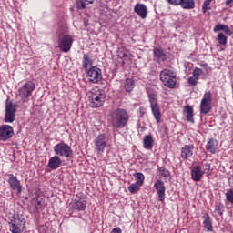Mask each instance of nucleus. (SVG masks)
<instances>
[{"label":"nucleus","mask_w":233,"mask_h":233,"mask_svg":"<svg viewBox=\"0 0 233 233\" xmlns=\"http://www.w3.org/2000/svg\"><path fill=\"white\" fill-rule=\"evenodd\" d=\"M153 56H154V59H155V61H157V63H163V62L167 61V54L161 48L155 47L153 49Z\"/></svg>","instance_id":"obj_20"},{"label":"nucleus","mask_w":233,"mask_h":233,"mask_svg":"<svg viewBox=\"0 0 233 233\" xmlns=\"http://www.w3.org/2000/svg\"><path fill=\"white\" fill-rule=\"evenodd\" d=\"M183 114H184L187 121H188V123H192V125H194V123H195L194 107H192V106H190V105L185 106L184 109H183Z\"/></svg>","instance_id":"obj_21"},{"label":"nucleus","mask_w":233,"mask_h":233,"mask_svg":"<svg viewBox=\"0 0 233 233\" xmlns=\"http://www.w3.org/2000/svg\"><path fill=\"white\" fill-rule=\"evenodd\" d=\"M202 75H203V69L199 67H196L193 70L192 76L195 77V79L199 81V77H201Z\"/></svg>","instance_id":"obj_36"},{"label":"nucleus","mask_w":233,"mask_h":233,"mask_svg":"<svg viewBox=\"0 0 233 233\" xmlns=\"http://www.w3.org/2000/svg\"><path fill=\"white\" fill-rule=\"evenodd\" d=\"M169 5H173V6H179V3L181 0H167Z\"/></svg>","instance_id":"obj_40"},{"label":"nucleus","mask_w":233,"mask_h":233,"mask_svg":"<svg viewBox=\"0 0 233 233\" xmlns=\"http://www.w3.org/2000/svg\"><path fill=\"white\" fill-rule=\"evenodd\" d=\"M226 199L233 205V189H227Z\"/></svg>","instance_id":"obj_37"},{"label":"nucleus","mask_w":233,"mask_h":233,"mask_svg":"<svg viewBox=\"0 0 233 233\" xmlns=\"http://www.w3.org/2000/svg\"><path fill=\"white\" fill-rule=\"evenodd\" d=\"M14 136V127L10 125L0 127V141H8Z\"/></svg>","instance_id":"obj_15"},{"label":"nucleus","mask_w":233,"mask_h":233,"mask_svg":"<svg viewBox=\"0 0 233 233\" xmlns=\"http://www.w3.org/2000/svg\"><path fill=\"white\" fill-rule=\"evenodd\" d=\"M9 230L12 233H23V230L26 228V220L24 218L18 217L8 223Z\"/></svg>","instance_id":"obj_8"},{"label":"nucleus","mask_w":233,"mask_h":233,"mask_svg":"<svg viewBox=\"0 0 233 233\" xmlns=\"http://www.w3.org/2000/svg\"><path fill=\"white\" fill-rule=\"evenodd\" d=\"M154 188L157 191L159 201H165V182H163V180L161 179L156 180V182L154 183Z\"/></svg>","instance_id":"obj_16"},{"label":"nucleus","mask_w":233,"mask_h":233,"mask_svg":"<svg viewBox=\"0 0 233 233\" xmlns=\"http://www.w3.org/2000/svg\"><path fill=\"white\" fill-rule=\"evenodd\" d=\"M203 218H204L203 225L205 228H207L208 232H212V220H210V216L208 215V213H206L203 216Z\"/></svg>","instance_id":"obj_29"},{"label":"nucleus","mask_w":233,"mask_h":233,"mask_svg":"<svg viewBox=\"0 0 233 233\" xmlns=\"http://www.w3.org/2000/svg\"><path fill=\"white\" fill-rule=\"evenodd\" d=\"M129 119L130 116L128 115V112L124 108H116L109 114V123L113 130L125 128V127L128 125Z\"/></svg>","instance_id":"obj_1"},{"label":"nucleus","mask_w":233,"mask_h":233,"mask_svg":"<svg viewBox=\"0 0 233 233\" xmlns=\"http://www.w3.org/2000/svg\"><path fill=\"white\" fill-rule=\"evenodd\" d=\"M72 210L76 212H83L86 210V196L85 193L80 192L76 195V198L71 203Z\"/></svg>","instance_id":"obj_4"},{"label":"nucleus","mask_w":233,"mask_h":233,"mask_svg":"<svg viewBox=\"0 0 233 233\" xmlns=\"http://www.w3.org/2000/svg\"><path fill=\"white\" fill-rule=\"evenodd\" d=\"M148 101L157 123H161V109L159 108V104H157V95L153 93L148 94Z\"/></svg>","instance_id":"obj_5"},{"label":"nucleus","mask_w":233,"mask_h":233,"mask_svg":"<svg viewBox=\"0 0 233 233\" xmlns=\"http://www.w3.org/2000/svg\"><path fill=\"white\" fill-rule=\"evenodd\" d=\"M212 93L208 91L204 94L203 98L200 103V112L201 114H208L212 110Z\"/></svg>","instance_id":"obj_10"},{"label":"nucleus","mask_w":233,"mask_h":233,"mask_svg":"<svg viewBox=\"0 0 233 233\" xmlns=\"http://www.w3.org/2000/svg\"><path fill=\"white\" fill-rule=\"evenodd\" d=\"M224 32L226 35H232L233 32L230 30V27L227 25L223 24H218L217 25L214 26L213 32Z\"/></svg>","instance_id":"obj_26"},{"label":"nucleus","mask_w":233,"mask_h":233,"mask_svg":"<svg viewBox=\"0 0 233 233\" xmlns=\"http://www.w3.org/2000/svg\"><path fill=\"white\" fill-rule=\"evenodd\" d=\"M94 65V60H92V56L88 54H84L83 61H82V68L84 70H88L89 66L92 68V66Z\"/></svg>","instance_id":"obj_27"},{"label":"nucleus","mask_w":233,"mask_h":233,"mask_svg":"<svg viewBox=\"0 0 233 233\" xmlns=\"http://www.w3.org/2000/svg\"><path fill=\"white\" fill-rule=\"evenodd\" d=\"M86 78L89 83H93L94 85H96V83H99L101 79H103V74L99 67L97 66H91L89 69L86 70Z\"/></svg>","instance_id":"obj_7"},{"label":"nucleus","mask_w":233,"mask_h":233,"mask_svg":"<svg viewBox=\"0 0 233 233\" xmlns=\"http://www.w3.org/2000/svg\"><path fill=\"white\" fill-rule=\"evenodd\" d=\"M54 152L56 156H60L61 157H71V156L74 155L72 147L65 142H60L55 145Z\"/></svg>","instance_id":"obj_6"},{"label":"nucleus","mask_w":233,"mask_h":233,"mask_svg":"<svg viewBox=\"0 0 233 233\" xmlns=\"http://www.w3.org/2000/svg\"><path fill=\"white\" fill-rule=\"evenodd\" d=\"M133 176L137 179L136 183L143 186V183H145V175L143 173H135Z\"/></svg>","instance_id":"obj_34"},{"label":"nucleus","mask_w":233,"mask_h":233,"mask_svg":"<svg viewBox=\"0 0 233 233\" xmlns=\"http://www.w3.org/2000/svg\"><path fill=\"white\" fill-rule=\"evenodd\" d=\"M134 12L141 17V19H147V5L145 4H136L134 6Z\"/></svg>","instance_id":"obj_22"},{"label":"nucleus","mask_w":233,"mask_h":233,"mask_svg":"<svg viewBox=\"0 0 233 233\" xmlns=\"http://www.w3.org/2000/svg\"><path fill=\"white\" fill-rule=\"evenodd\" d=\"M134 86H136V84L132 78H127L124 81V88L126 92H132V90H134Z\"/></svg>","instance_id":"obj_30"},{"label":"nucleus","mask_w":233,"mask_h":233,"mask_svg":"<svg viewBox=\"0 0 233 233\" xmlns=\"http://www.w3.org/2000/svg\"><path fill=\"white\" fill-rule=\"evenodd\" d=\"M106 99V95H105V91L97 90L96 93H93L91 96L92 108H99V106H103Z\"/></svg>","instance_id":"obj_9"},{"label":"nucleus","mask_w":233,"mask_h":233,"mask_svg":"<svg viewBox=\"0 0 233 233\" xmlns=\"http://www.w3.org/2000/svg\"><path fill=\"white\" fill-rule=\"evenodd\" d=\"M110 233H123V231L121 230V228H115Z\"/></svg>","instance_id":"obj_43"},{"label":"nucleus","mask_w":233,"mask_h":233,"mask_svg":"<svg viewBox=\"0 0 233 233\" xmlns=\"http://www.w3.org/2000/svg\"><path fill=\"white\" fill-rule=\"evenodd\" d=\"M66 33V27H59L58 30H57V34H59V35H62V34H65Z\"/></svg>","instance_id":"obj_42"},{"label":"nucleus","mask_w":233,"mask_h":233,"mask_svg":"<svg viewBox=\"0 0 233 233\" xmlns=\"http://www.w3.org/2000/svg\"><path fill=\"white\" fill-rule=\"evenodd\" d=\"M143 147L146 150H152L154 148V137L152 135H146L144 137Z\"/></svg>","instance_id":"obj_25"},{"label":"nucleus","mask_w":233,"mask_h":233,"mask_svg":"<svg viewBox=\"0 0 233 233\" xmlns=\"http://www.w3.org/2000/svg\"><path fill=\"white\" fill-rule=\"evenodd\" d=\"M62 163L63 161L61 160V157H59V156H55L49 159L48 167L51 170H57Z\"/></svg>","instance_id":"obj_23"},{"label":"nucleus","mask_w":233,"mask_h":233,"mask_svg":"<svg viewBox=\"0 0 233 233\" xmlns=\"http://www.w3.org/2000/svg\"><path fill=\"white\" fill-rule=\"evenodd\" d=\"M32 205L34 207V212H35L36 214H39V212L43 210V204H41V201H39V199L34 198L32 200Z\"/></svg>","instance_id":"obj_31"},{"label":"nucleus","mask_w":233,"mask_h":233,"mask_svg":"<svg viewBox=\"0 0 233 233\" xmlns=\"http://www.w3.org/2000/svg\"><path fill=\"white\" fill-rule=\"evenodd\" d=\"M7 183L16 194H21V192H23V186L21 185V181H19L17 177L14 176V174H8Z\"/></svg>","instance_id":"obj_13"},{"label":"nucleus","mask_w":233,"mask_h":233,"mask_svg":"<svg viewBox=\"0 0 233 233\" xmlns=\"http://www.w3.org/2000/svg\"><path fill=\"white\" fill-rule=\"evenodd\" d=\"M178 6L183 10H194L196 8V0H180Z\"/></svg>","instance_id":"obj_24"},{"label":"nucleus","mask_w":233,"mask_h":233,"mask_svg":"<svg viewBox=\"0 0 233 233\" xmlns=\"http://www.w3.org/2000/svg\"><path fill=\"white\" fill-rule=\"evenodd\" d=\"M212 3V0H205L203 4V10H206L210 6V4Z\"/></svg>","instance_id":"obj_41"},{"label":"nucleus","mask_w":233,"mask_h":233,"mask_svg":"<svg viewBox=\"0 0 233 233\" xmlns=\"http://www.w3.org/2000/svg\"><path fill=\"white\" fill-rule=\"evenodd\" d=\"M198 81L197 78H195L194 76H190L187 79V83L189 85V86H196V85H198Z\"/></svg>","instance_id":"obj_38"},{"label":"nucleus","mask_w":233,"mask_h":233,"mask_svg":"<svg viewBox=\"0 0 233 233\" xmlns=\"http://www.w3.org/2000/svg\"><path fill=\"white\" fill-rule=\"evenodd\" d=\"M127 55L126 53H123V54H122V57H127Z\"/></svg>","instance_id":"obj_47"},{"label":"nucleus","mask_w":233,"mask_h":233,"mask_svg":"<svg viewBox=\"0 0 233 233\" xmlns=\"http://www.w3.org/2000/svg\"><path fill=\"white\" fill-rule=\"evenodd\" d=\"M86 1V3H89V5H92V3H94V0H84Z\"/></svg>","instance_id":"obj_45"},{"label":"nucleus","mask_w":233,"mask_h":233,"mask_svg":"<svg viewBox=\"0 0 233 233\" xmlns=\"http://www.w3.org/2000/svg\"><path fill=\"white\" fill-rule=\"evenodd\" d=\"M74 43V39L70 35H65L63 36H59L58 48L61 52H70L72 48V44Z\"/></svg>","instance_id":"obj_11"},{"label":"nucleus","mask_w":233,"mask_h":233,"mask_svg":"<svg viewBox=\"0 0 233 233\" xmlns=\"http://www.w3.org/2000/svg\"><path fill=\"white\" fill-rule=\"evenodd\" d=\"M141 187V184L135 182L127 187V190H129L130 194H136V192H137Z\"/></svg>","instance_id":"obj_32"},{"label":"nucleus","mask_w":233,"mask_h":233,"mask_svg":"<svg viewBox=\"0 0 233 233\" xmlns=\"http://www.w3.org/2000/svg\"><path fill=\"white\" fill-rule=\"evenodd\" d=\"M105 148H106V136L100 134L95 139V150L98 154H103Z\"/></svg>","instance_id":"obj_14"},{"label":"nucleus","mask_w":233,"mask_h":233,"mask_svg":"<svg viewBox=\"0 0 233 233\" xmlns=\"http://www.w3.org/2000/svg\"><path fill=\"white\" fill-rule=\"evenodd\" d=\"M205 172L201 168V166H194L191 167V179L195 181V183H199L201 179H203V176Z\"/></svg>","instance_id":"obj_17"},{"label":"nucleus","mask_w":233,"mask_h":233,"mask_svg":"<svg viewBox=\"0 0 233 233\" xmlns=\"http://www.w3.org/2000/svg\"><path fill=\"white\" fill-rule=\"evenodd\" d=\"M225 206L221 202H217L215 204V212H218V216H223Z\"/></svg>","instance_id":"obj_35"},{"label":"nucleus","mask_w":233,"mask_h":233,"mask_svg":"<svg viewBox=\"0 0 233 233\" xmlns=\"http://www.w3.org/2000/svg\"><path fill=\"white\" fill-rule=\"evenodd\" d=\"M204 170H202V172H204V174H207V176L210 175V163H206L204 164Z\"/></svg>","instance_id":"obj_39"},{"label":"nucleus","mask_w":233,"mask_h":233,"mask_svg":"<svg viewBox=\"0 0 233 233\" xmlns=\"http://www.w3.org/2000/svg\"><path fill=\"white\" fill-rule=\"evenodd\" d=\"M157 174L159 177H163L164 179H168L170 177V171L166 169L165 167H160L157 169Z\"/></svg>","instance_id":"obj_28"},{"label":"nucleus","mask_w":233,"mask_h":233,"mask_svg":"<svg viewBox=\"0 0 233 233\" xmlns=\"http://www.w3.org/2000/svg\"><path fill=\"white\" fill-rule=\"evenodd\" d=\"M227 35H225L224 33H218V42L221 46H225V45H227Z\"/></svg>","instance_id":"obj_33"},{"label":"nucleus","mask_w":233,"mask_h":233,"mask_svg":"<svg viewBox=\"0 0 233 233\" xmlns=\"http://www.w3.org/2000/svg\"><path fill=\"white\" fill-rule=\"evenodd\" d=\"M177 76L176 71L166 68L160 72L159 77L164 86L174 89L177 83V80L176 79Z\"/></svg>","instance_id":"obj_2"},{"label":"nucleus","mask_w":233,"mask_h":233,"mask_svg":"<svg viewBox=\"0 0 233 233\" xmlns=\"http://www.w3.org/2000/svg\"><path fill=\"white\" fill-rule=\"evenodd\" d=\"M219 148V142L216 138H209L206 144V150L209 154H216Z\"/></svg>","instance_id":"obj_19"},{"label":"nucleus","mask_w":233,"mask_h":233,"mask_svg":"<svg viewBox=\"0 0 233 233\" xmlns=\"http://www.w3.org/2000/svg\"><path fill=\"white\" fill-rule=\"evenodd\" d=\"M35 90V84L33 81H27L18 89V96H20L23 103L28 102V97L32 96Z\"/></svg>","instance_id":"obj_3"},{"label":"nucleus","mask_w":233,"mask_h":233,"mask_svg":"<svg viewBox=\"0 0 233 233\" xmlns=\"http://www.w3.org/2000/svg\"><path fill=\"white\" fill-rule=\"evenodd\" d=\"M15 105L12 102L6 101L5 103V123H14L15 121Z\"/></svg>","instance_id":"obj_12"},{"label":"nucleus","mask_w":233,"mask_h":233,"mask_svg":"<svg viewBox=\"0 0 233 233\" xmlns=\"http://www.w3.org/2000/svg\"><path fill=\"white\" fill-rule=\"evenodd\" d=\"M233 0H226L227 6H232Z\"/></svg>","instance_id":"obj_44"},{"label":"nucleus","mask_w":233,"mask_h":233,"mask_svg":"<svg viewBox=\"0 0 233 233\" xmlns=\"http://www.w3.org/2000/svg\"><path fill=\"white\" fill-rule=\"evenodd\" d=\"M80 9H84L85 8V4L81 3V5L79 6Z\"/></svg>","instance_id":"obj_46"},{"label":"nucleus","mask_w":233,"mask_h":233,"mask_svg":"<svg viewBox=\"0 0 233 233\" xmlns=\"http://www.w3.org/2000/svg\"><path fill=\"white\" fill-rule=\"evenodd\" d=\"M194 156V144L184 145L181 147L180 157L182 159H190Z\"/></svg>","instance_id":"obj_18"}]
</instances>
